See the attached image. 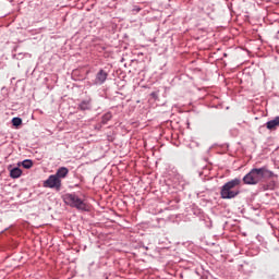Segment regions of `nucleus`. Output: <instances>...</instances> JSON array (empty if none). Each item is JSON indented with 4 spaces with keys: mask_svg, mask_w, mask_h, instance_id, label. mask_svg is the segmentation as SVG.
I'll use <instances>...</instances> for the list:
<instances>
[{
    "mask_svg": "<svg viewBox=\"0 0 279 279\" xmlns=\"http://www.w3.org/2000/svg\"><path fill=\"white\" fill-rule=\"evenodd\" d=\"M112 120V112L108 111L101 117V125H107L108 121Z\"/></svg>",
    "mask_w": 279,
    "mask_h": 279,
    "instance_id": "nucleus-10",
    "label": "nucleus"
},
{
    "mask_svg": "<svg viewBox=\"0 0 279 279\" xmlns=\"http://www.w3.org/2000/svg\"><path fill=\"white\" fill-rule=\"evenodd\" d=\"M265 178H274V171L267 169V166L251 169V171L243 177L242 182L248 186H255Z\"/></svg>",
    "mask_w": 279,
    "mask_h": 279,
    "instance_id": "nucleus-1",
    "label": "nucleus"
},
{
    "mask_svg": "<svg viewBox=\"0 0 279 279\" xmlns=\"http://www.w3.org/2000/svg\"><path fill=\"white\" fill-rule=\"evenodd\" d=\"M63 202L66 204V206H71V208H76V210H88V206L80 196H77L75 193L72 194H65L63 196Z\"/></svg>",
    "mask_w": 279,
    "mask_h": 279,
    "instance_id": "nucleus-3",
    "label": "nucleus"
},
{
    "mask_svg": "<svg viewBox=\"0 0 279 279\" xmlns=\"http://www.w3.org/2000/svg\"><path fill=\"white\" fill-rule=\"evenodd\" d=\"M92 108H93V100L89 98V99L82 100L78 104L77 110H81L82 112H84L86 110H92Z\"/></svg>",
    "mask_w": 279,
    "mask_h": 279,
    "instance_id": "nucleus-6",
    "label": "nucleus"
},
{
    "mask_svg": "<svg viewBox=\"0 0 279 279\" xmlns=\"http://www.w3.org/2000/svg\"><path fill=\"white\" fill-rule=\"evenodd\" d=\"M23 124V120L21 118H13L12 119V125H14V128H19V125Z\"/></svg>",
    "mask_w": 279,
    "mask_h": 279,
    "instance_id": "nucleus-12",
    "label": "nucleus"
},
{
    "mask_svg": "<svg viewBox=\"0 0 279 279\" xmlns=\"http://www.w3.org/2000/svg\"><path fill=\"white\" fill-rule=\"evenodd\" d=\"M44 187L54 189V191H61L62 180L59 179L56 174H51L46 181H44Z\"/></svg>",
    "mask_w": 279,
    "mask_h": 279,
    "instance_id": "nucleus-4",
    "label": "nucleus"
},
{
    "mask_svg": "<svg viewBox=\"0 0 279 279\" xmlns=\"http://www.w3.org/2000/svg\"><path fill=\"white\" fill-rule=\"evenodd\" d=\"M133 12H141V7L135 5V7L133 8Z\"/></svg>",
    "mask_w": 279,
    "mask_h": 279,
    "instance_id": "nucleus-13",
    "label": "nucleus"
},
{
    "mask_svg": "<svg viewBox=\"0 0 279 279\" xmlns=\"http://www.w3.org/2000/svg\"><path fill=\"white\" fill-rule=\"evenodd\" d=\"M21 175H23V170H21V168L15 167L10 170V178L13 180L21 178Z\"/></svg>",
    "mask_w": 279,
    "mask_h": 279,
    "instance_id": "nucleus-9",
    "label": "nucleus"
},
{
    "mask_svg": "<svg viewBox=\"0 0 279 279\" xmlns=\"http://www.w3.org/2000/svg\"><path fill=\"white\" fill-rule=\"evenodd\" d=\"M106 80H108V72L106 70L100 69L93 81L94 86H101L106 84Z\"/></svg>",
    "mask_w": 279,
    "mask_h": 279,
    "instance_id": "nucleus-5",
    "label": "nucleus"
},
{
    "mask_svg": "<svg viewBox=\"0 0 279 279\" xmlns=\"http://www.w3.org/2000/svg\"><path fill=\"white\" fill-rule=\"evenodd\" d=\"M22 167L24 169H32V167H34V161H32V159H25L22 161Z\"/></svg>",
    "mask_w": 279,
    "mask_h": 279,
    "instance_id": "nucleus-11",
    "label": "nucleus"
},
{
    "mask_svg": "<svg viewBox=\"0 0 279 279\" xmlns=\"http://www.w3.org/2000/svg\"><path fill=\"white\" fill-rule=\"evenodd\" d=\"M59 180H62L69 175V168L66 167H61L57 170L54 174Z\"/></svg>",
    "mask_w": 279,
    "mask_h": 279,
    "instance_id": "nucleus-8",
    "label": "nucleus"
},
{
    "mask_svg": "<svg viewBox=\"0 0 279 279\" xmlns=\"http://www.w3.org/2000/svg\"><path fill=\"white\" fill-rule=\"evenodd\" d=\"M279 126V116L275 117L274 120L266 122L267 130L274 131Z\"/></svg>",
    "mask_w": 279,
    "mask_h": 279,
    "instance_id": "nucleus-7",
    "label": "nucleus"
},
{
    "mask_svg": "<svg viewBox=\"0 0 279 279\" xmlns=\"http://www.w3.org/2000/svg\"><path fill=\"white\" fill-rule=\"evenodd\" d=\"M151 97H156V93H151Z\"/></svg>",
    "mask_w": 279,
    "mask_h": 279,
    "instance_id": "nucleus-14",
    "label": "nucleus"
},
{
    "mask_svg": "<svg viewBox=\"0 0 279 279\" xmlns=\"http://www.w3.org/2000/svg\"><path fill=\"white\" fill-rule=\"evenodd\" d=\"M236 186H241V179L239 178L225 183L220 190L221 199H234V197H238L241 194V191L236 189Z\"/></svg>",
    "mask_w": 279,
    "mask_h": 279,
    "instance_id": "nucleus-2",
    "label": "nucleus"
}]
</instances>
